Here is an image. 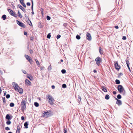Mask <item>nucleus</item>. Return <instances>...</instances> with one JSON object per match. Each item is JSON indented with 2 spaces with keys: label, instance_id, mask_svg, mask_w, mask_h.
<instances>
[{
  "label": "nucleus",
  "instance_id": "nucleus-1",
  "mask_svg": "<svg viewBox=\"0 0 133 133\" xmlns=\"http://www.w3.org/2000/svg\"><path fill=\"white\" fill-rule=\"evenodd\" d=\"M27 99L26 98H23L21 102V109L22 111H24L26 108V105L27 103Z\"/></svg>",
  "mask_w": 133,
  "mask_h": 133
},
{
  "label": "nucleus",
  "instance_id": "nucleus-2",
  "mask_svg": "<svg viewBox=\"0 0 133 133\" xmlns=\"http://www.w3.org/2000/svg\"><path fill=\"white\" fill-rule=\"evenodd\" d=\"M46 98L50 104L52 105H54L55 104L54 102L55 100L51 95H46Z\"/></svg>",
  "mask_w": 133,
  "mask_h": 133
},
{
  "label": "nucleus",
  "instance_id": "nucleus-3",
  "mask_svg": "<svg viewBox=\"0 0 133 133\" xmlns=\"http://www.w3.org/2000/svg\"><path fill=\"white\" fill-rule=\"evenodd\" d=\"M117 89L120 93L121 94L122 93H123L124 95L126 93L122 85H118Z\"/></svg>",
  "mask_w": 133,
  "mask_h": 133
},
{
  "label": "nucleus",
  "instance_id": "nucleus-4",
  "mask_svg": "<svg viewBox=\"0 0 133 133\" xmlns=\"http://www.w3.org/2000/svg\"><path fill=\"white\" fill-rule=\"evenodd\" d=\"M96 63L97 65L99 66L100 64V63L102 62V59L100 57L98 56L95 59Z\"/></svg>",
  "mask_w": 133,
  "mask_h": 133
},
{
  "label": "nucleus",
  "instance_id": "nucleus-5",
  "mask_svg": "<svg viewBox=\"0 0 133 133\" xmlns=\"http://www.w3.org/2000/svg\"><path fill=\"white\" fill-rule=\"evenodd\" d=\"M12 85L15 90L16 91L18 90V88L19 87L18 85L15 82H13Z\"/></svg>",
  "mask_w": 133,
  "mask_h": 133
},
{
  "label": "nucleus",
  "instance_id": "nucleus-6",
  "mask_svg": "<svg viewBox=\"0 0 133 133\" xmlns=\"http://www.w3.org/2000/svg\"><path fill=\"white\" fill-rule=\"evenodd\" d=\"M8 11L9 12V13L11 15L15 17H16L17 16L15 12H14L12 10L8 9Z\"/></svg>",
  "mask_w": 133,
  "mask_h": 133
},
{
  "label": "nucleus",
  "instance_id": "nucleus-7",
  "mask_svg": "<svg viewBox=\"0 0 133 133\" xmlns=\"http://www.w3.org/2000/svg\"><path fill=\"white\" fill-rule=\"evenodd\" d=\"M114 63V65L115 69L118 70L121 68L120 66L118 65L117 62H115Z\"/></svg>",
  "mask_w": 133,
  "mask_h": 133
},
{
  "label": "nucleus",
  "instance_id": "nucleus-8",
  "mask_svg": "<svg viewBox=\"0 0 133 133\" xmlns=\"http://www.w3.org/2000/svg\"><path fill=\"white\" fill-rule=\"evenodd\" d=\"M16 22L20 26L24 28H25V25L23 23L18 20H17Z\"/></svg>",
  "mask_w": 133,
  "mask_h": 133
},
{
  "label": "nucleus",
  "instance_id": "nucleus-9",
  "mask_svg": "<svg viewBox=\"0 0 133 133\" xmlns=\"http://www.w3.org/2000/svg\"><path fill=\"white\" fill-rule=\"evenodd\" d=\"M50 113L49 112L47 111V112H44L43 113L42 115V116L43 117H47L49 116V115Z\"/></svg>",
  "mask_w": 133,
  "mask_h": 133
},
{
  "label": "nucleus",
  "instance_id": "nucleus-10",
  "mask_svg": "<svg viewBox=\"0 0 133 133\" xmlns=\"http://www.w3.org/2000/svg\"><path fill=\"white\" fill-rule=\"evenodd\" d=\"M87 39L89 41H90L91 39V37L90 34L88 32L87 33L86 36Z\"/></svg>",
  "mask_w": 133,
  "mask_h": 133
},
{
  "label": "nucleus",
  "instance_id": "nucleus-11",
  "mask_svg": "<svg viewBox=\"0 0 133 133\" xmlns=\"http://www.w3.org/2000/svg\"><path fill=\"white\" fill-rule=\"evenodd\" d=\"M12 116H10L9 114H7L5 117V118L8 120H9L12 119Z\"/></svg>",
  "mask_w": 133,
  "mask_h": 133
},
{
  "label": "nucleus",
  "instance_id": "nucleus-12",
  "mask_svg": "<svg viewBox=\"0 0 133 133\" xmlns=\"http://www.w3.org/2000/svg\"><path fill=\"white\" fill-rule=\"evenodd\" d=\"M126 64L127 65V66L128 68V69L130 72H131V70L130 68L129 67L130 63H129V61L127 59L126 61Z\"/></svg>",
  "mask_w": 133,
  "mask_h": 133
},
{
  "label": "nucleus",
  "instance_id": "nucleus-13",
  "mask_svg": "<svg viewBox=\"0 0 133 133\" xmlns=\"http://www.w3.org/2000/svg\"><path fill=\"white\" fill-rule=\"evenodd\" d=\"M18 7L20 9L22 10L23 11L24 13H25L26 12L25 9L23 7L20 5L19 4L18 5Z\"/></svg>",
  "mask_w": 133,
  "mask_h": 133
},
{
  "label": "nucleus",
  "instance_id": "nucleus-14",
  "mask_svg": "<svg viewBox=\"0 0 133 133\" xmlns=\"http://www.w3.org/2000/svg\"><path fill=\"white\" fill-rule=\"evenodd\" d=\"M25 84L27 85H31V83L30 82L28 79H26L25 80Z\"/></svg>",
  "mask_w": 133,
  "mask_h": 133
},
{
  "label": "nucleus",
  "instance_id": "nucleus-15",
  "mask_svg": "<svg viewBox=\"0 0 133 133\" xmlns=\"http://www.w3.org/2000/svg\"><path fill=\"white\" fill-rule=\"evenodd\" d=\"M101 89L102 91L105 92H107V90L106 88L104 86H102L101 87Z\"/></svg>",
  "mask_w": 133,
  "mask_h": 133
},
{
  "label": "nucleus",
  "instance_id": "nucleus-16",
  "mask_svg": "<svg viewBox=\"0 0 133 133\" xmlns=\"http://www.w3.org/2000/svg\"><path fill=\"white\" fill-rule=\"evenodd\" d=\"M116 103L118 105H120L122 104V101L120 100H118L117 101Z\"/></svg>",
  "mask_w": 133,
  "mask_h": 133
},
{
  "label": "nucleus",
  "instance_id": "nucleus-17",
  "mask_svg": "<svg viewBox=\"0 0 133 133\" xmlns=\"http://www.w3.org/2000/svg\"><path fill=\"white\" fill-rule=\"evenodd\" d=\"M27 59L28 61L31 64H32L33 61H32L31 58L30 57Z\"/></svg>",
  "mask_w": 133,
  "mask_h": 133
},
{
  "label": "nucleus",
  "instance_id": "nucleus-18",
  "mask_svg": "<svg viewBox=\"0 0 133 133\" xmlns=\"http://www.w3.org/2000/svg\"><path fill=\"white\" fill-rule=\"evenodd\" d=\"M20 130V127L18 125L17 127V129L16 131V133H19Z\"/></svg>",
  "mask_w": 133,
  "mask_h": 133
},
{
  "label": "nucleus",
  "instance_id": "nucleus-19",
  "mask_svg": "<svg viewBox=\"0 0 133 133\" xmlns=\"http://www.w3.org/2000/svg\"><path fill=\"white\" fill-rule=\"evenodd\" d=\"M18 90L19 92L21 94H22L23 93V89L20 88H19Z\"/></svg>",
  "mask_w": 133,
  "mask_h": 133
},
{
  "label": "nucleus",
  "instance_id": "nucleus-20",
  "mask_svg": "<svg viewBox=\"0 0 133 133\" xmlns=\"http://www.w3.org/2000/svg\"><path fill=\"white\" fill-rule=\"evenodd\" d=\"M28 123L27 122H25L24 124V126L26 128H28Z\"/></svg>",
  "mask_w": 133,
  "mask_h": 133
},
{
  "label": "nucleus",
  "instance_id": "nucleus-21",
  "mask_svg": "<svg viewBox=\"0 0 133 133\" xmlns=\"http://www.w3.org/2000/svg\"><path fill=\"white\" fill-rule=\"evenodd\" d=\"M17 15L18 16L20 17L21 18L22 17V16L20 12L19 11H18Z\"/></svg>",
  "mask_w": 133,
  "mask_h": 133
},
{
  "label": "nucleus",
  "instance_id": "nucleus-22",
  "mask_svg": "<svg viewBox=\"0 0 133 133\" xmlns=\"http://www.w3.org/2000/svg\"><path fill=\"white\" fill-rule=\"evenodd\" d=\"M110 98V96L109 95H106L105 96V98L106 100H108Z\"/></svg>",
  "mask_w": 133,
  "mask_h": 133
},
{
  "label": "nucleus",
  "instance_id": "nucleus-23",
  "mask_svg": "<svg viewBox=\"0 0 133 133\" xmlns=\"http://www.w3.org/2000/svg\"><path fill=\"white\" fill-rule=\"evenodd\" d=\"M25 17L27 21H29V22H30V23L31 25H32V24L31 23V22L30 21V20H29L28 17L27 16H25Z\"/></svg>",
  "mask_w": 133,
  "mask_h": 133
},
{
  "label": "nucleus",
  "instance_id": "nucleus-24",
  "mask_svg": "<svg viewBox=\"0 0 133 133\" xmlns=\"http://www.w3.org/2000/svg\"><path fill=\"white\" fill-rule=\"evenodd\" d=\"M78 102H79L81 101V96L79 95L78 96Z\"/></svg>",
  "mask_w": 133,
  "mask_h": 133
},
{
  "label": "nucleus",
  "instance_id": "nucleus-25",
  "mask_svg": "<svg viewBox=\"0 0 133 133\" xmlns=\"http://www.w3.org/2000/svg\"><path fill=\"white\" fill-rule=\"evenodd\" d=\"M115 82H116V84H119L120 83V81L118 79H116L115 80Z\"/></svg>",
  "mask_w": 133,
  "mask_h": 133
},
{
  "label": "nucleus",
  "instance_id": "nucleus-26",
  "mask_svg": "<svg viewBox=\"0 0 133 133\" xmlns=\"http://www.w3.org/2000/svg\"><path fill=\"white\" fill-rule=\"evenodd\" d=\"M34 105L36 107H38L39 105L38 103L36 102H34Z\"/></svg>",
  "mask_w": 133,
  "mask_h": 133
},
{
  "label": "nucleus",
  "instance_id": "nucleus-27",
  "mask_svg": "<svg viewBox=\"0 0 133 133\" xmlns=\"http://www.w3.org/2000/svg\"><path fill=\"white\" fill-rule=\"evenodd\" d=\"M6 16L5 15H3L2 16V18H3V20H4L5 19H6Z\"/></svg>",
  "mask_w": 133,
  "mask_h": 133
},
{
  "label": "nucleus",
  "instance_id": "nucleus-28",
  "mask_svg": "<svg viewBox=\"0 0 133 133\" xmlns=\"http://www.w3.org/2000/svg\"><path fill=\"white\" fill-rule=\"evenodd\" d=\"M35 60V61L36 62V64H37V65H38V66L39 65L40 63H39V62L38 60H37V59H36Z\"/></svg>",
  "mask_w": 133,
  "mask_h": 133
},
{
  "label": "nucleus",
  "instance_id": "nucleus-29",
  "mask_svg": "<svg viewBox=\"0 0 133 133\" xmlns=\"http://www.w3.org/2000/svg\"><path fill=\"white\" fill-rule=\"evenodd\" d=\"M10 106L11 107H14V104L13 103H11L10 104Z\"/></svg>",
  "mask_w": 133,
  "mask_h": 133
},
{
  "label": "nucleus",
  "instance_id": "nucleus-30",
  "mask_svg": "<svg viewBox=\"0 0 133 133\" xmlns=\"http://www.w3.org/2000/svg\"><path fill=\"white\" fill-rule=\"evenodd\" d=\"M117 97L118 99H121V96L120 94H118L117 96Z\"/></svg>",
  "mask_w": 133,
  "mask_h": 133
},
{
  "label": "nucleus",
  "instance_id": "nucleus-31",
  "mask_svg": "<svg viewBox=\"0 0 133 133\" xmlns=\"http://www.w3.org/2000/svg\"><path fill=\"white\" fill-rule=\"evenodd\" d=\"M76 38L77 39L79 40V39H80L81 37H80V36H79V35H77L76 36Z\"/></svg>",
  "mask_w": 133,
  "mask_h": 133
},
{
  "label": "nucleus",
  "instance_id": "nucleus-32",
  "mask_svg": "<svg viewBox=\"0 0 133 133\" xmlns=\"http://www.w3.org/2000/svg\"><path fill=\"white\" fill-rule=\"evenodd\" d=\"M3 101V103L5 104L6 103L5 99V97H2Z\"/></svg>",
  "mask_w": 133,
  "mask_h": 133
},
{
  "label": "nucleus",
  "instance_id": "nucleus-33",
  "mask_svg": "<svg viewBox=\"0 0 133 133\" xmlns=\"http://www.w3.org/2000/svg\"><path fill=\"white\" fill-rule=\"evenodd\" d=\"M6 123L7 125H9L10 124H11V122L10 121H7L6 122Z\"/></svg>",
  "mask_w": 133,
  "mask_h": 133
},
{
  "label": "nucleus",
  "instance_id": "nucleus-34",
  "mask_svg": "<svg viewBox=\"0 0 133 133\" xmlns=\"http://www.w3.org/2000/svg\"><path fill=\"white\" fill-rule=\"evenodd\" d=\"M47 37L48 38H50L51 37V34L50 33L48 34L47 36Z\"/></svg>",
  "mask_w": 133,
  "mask_h": 133
},
{
  "label": "nucleus",
  "instance_id": "nucleus-35",
  "mask_svg": "<svg viewBox=\"0 0 133 133\" xmlns=\"http://www.w3.org/2000/svg\"><path fill=\"white\" fill-rule=\"evenodd\" d=\"M62 73L63 74H64L66 73V70L65 69H62L61 70Z\"/></svg>",
  "mask_w": 133,
  "mask_h": 133
},
{
  "label": "nucleus",
  "instance_id": "nucleus-36",
  "mask_svg": "<svg viewBox=\"0 0 133 133\" xmlns=\"http://www.w3.org/2000/svg\"><path fill=\"white\" fill-rule=\"evenodd\" d=\"M66 87V85L65 84H63L62 85V87L63 88H65Z\"/></svg>",
  "mask_w": 133,
  "mask_h": 133
},
{
  "label": "nucleus",
  "instance_id": "nucleus-37",
  "mask_svg": "<svg viewBox=\"0 0 133 133\" xmlns=\"http://www.w3.org/2000/svg\"><path fill=\"white\" fill-rule=\"evenodd\" d=\"M67 132V131L66 128H65V127L64 128V133H66Z\"/></svg>",
  "mask_w": 133,
  "mask_h": 133
},
{
  "label": "nucleus",
  "instance_id": "nucleus-38",
  "mask_svg": "<svg viewBox=\"0 0 133 133\" xmlns=\"http://www.w3.org/2000/svg\"><path fill=\"white\" fill-rule=\"evenodd\" d=\"M10 97V95L9 94H8L6 95V97L7 98H9Z\"/></svg>",
  "mask_w": 133,
  "mask_h": 133
},
{
  "label": "nucleus",
  "instance_id": "nucleus-39",
  "mask_svg": "<svg viewBox=\"0 0 133 133\" xmlns=\"http://www.w3.org/2000/svg\"><path fill=\"white\" fill-rule=\"evenodd\" d=\"M46 19L48 20H50L51 19L50 17L49 16H46Z\"/></svg>",
  "mask_w": 133,
  "mask_h": 133
},
{
  "label": "nucleus",
  "instance_id": "nucleus-40",
  "mask_svg": "<svg viewBox=\"0 0 133 133\" xmlns=\"http://www.w3.org/2000/svg\"><path fill=\"white\" fill-rule=\"evenodd\" d=\"M99 52L100 54H103V53H102V50L100 48H99Z\"/></svg>",
  "mask_w": 133,
  "mask_h": 133
},
{
  "label": "nucleus",
  "instance_id": "nucleus-41",
  "mask_svg": "<svg viewBox=\"0 0 133 133\" xmlns=\"http://www.w3.org/2000/svg\"><path fill=\"white\" fill-rule=\"evenodd\" d=\"M21 4L25 8H26V5L24 3V2H22V3H21Z\"/></svg>",
  "mask_w": 133,
  "mask_h": 133
},
{
  "label": "nucleus",
  "instance_id": "nucleus-42",
  "mask_svg": "<svg viewBox=\"0 0 133 133\" xmlns=\"http://www.w3.org/2000/svg\"><path fill=\"white\" fill-rule=\"evenodd\" d=\"M40 11L41 12V14H42V15H43V12L44 9H42V8H41L40 9Z\"/></svg>",
  "mask_w": 133,
  "mask_h": 133
},
{
  "label": "nucleus",
  "instance_id": "nucleus-43",
  "mask_svg": "<svg viewBox=\"0 0 133 133\" xmlns=\"http://www.w3.org/2000/svg\"><path fill=\"white\" fill-rule=\"evenodd\" d=\"M61 37V36L60 35H58L57 36V39H58Z\"/></svg>",
  "mask_w": 133,
  "mask_h": 133
},
{
  "label": "nucleus",
  "instance_id": "nucleus-44",
  "mask_svg": "<svg viewBox=\"0 0 133 133\" xmlns=\"http://www.w3.org/2000/svg\"><path fill=\"white\" fill-rule=\"evenodd\" d=\"M25 57L26 58V59H27L29 57H29L28 55H25Z\"/></svg>",
  "mask_w": 133,
  "mask_h": 133
},
{
  "label": "nucleus",
  "instance_id": "nucleus-45",
  "mask_svg": "<svg viewBox=\"0 0 133 133\" xmlns=\"http://www.w3.org/2000/svg\"><path fill=\"white\" fill-rule=\"evenodd\" d=\"M22 71L24 74H26V71L24 70H22Z\"/></svg>",
  "mask_w": 133,
  "mask_h": 133
},
{
  "label": "nucleus",
  "instance_id": "nucleus-46",
  "mask_svg": "<svg viewBox=\"0 0 133 133\" xmlns=\"http://www.w3.org/2000/svg\"><path fill=\"white\" fill-rule=\"evenodd\" d=\"M5 129L6 130H10V128L8 127H7L5 128Z\"/></svg>",
  "mask_w": 133,
  "mask_h": 133
},
{
  "label": "nucleus",
  "instance_id": "nucleus-47",
  "mask_svg": "<svg viewBox=\"0 0 133 133\" xmlns=\"http://www.w3.org/2000/svg\"><path fill=\"white\" fill-rule=\"evenodd\" d=\"M48 69L49 70H50L51 69V65L48 67Z\"/></svg>",
  "mask_w": 133,
  "mask_h": 133
},
{
  "label": "nucleus",
  "instance_id": "nucleus-48",
  "mask_svg": "<svg viewBox=\"0 0 133 133\" xmlns=\"http://www.w3.org/2000/svg\"><path fill=\"white\" fill-rule=\"evenodd\" d=\"M122 39L123 40H125L127 38L126 36H123V38H122Z\"/></svg>",
  "mask_w": 133,
  "mask_h": 133
},
{
  "label": "nucleus",
  "instance_id": "nucleus-49",
  "mask_svg": "<svg viewBox=\"0 0 133 133\" xmlns=\"http://www.w3.org/2000/svg\"><path fill=\"white\" fill-rule=\"evenodd\" d=\"M30 75H28V74H27V77L28 78H29L30 80H31V79H30Z\"/></svg>",
  "mask_w": 133,
  "mask_h": 133
},
{
  "label": "nucleus",
  "instance_id": "nucleus-50",
  "mask_svg": "<svg viewBox=\"0 0 133 133\" xmlns=\"http://www.w3.org/2000/svg\"><path fill=\"white\" fill-rule=\"evenodd\" d=\"M33 4H32V5L31 7V9L33 11Z\"/></svg>",
  "mask_w": 133,
  "mask_h": 133
},
{
  "label": "nucleus",
  "instance_id": "nucleus-51",
  "mask_svg": "<svg viewBox=\"0 0 133 133\" xmlns=\"http://www.w3.org/2000/svg\"><path fill=\"white\" fill-rule=\"evenodd\" d=\"M26 5L28 6H30V3L29 2H28L26 3Z\"/></svg>",
  "mask_w": 133,
  "mask_h": 133
},
{
  "label": "nucleus",
  "instance_id": "nucleus-52",
  "mask_svg": "<svg viewBox=\"0 0 133 133\" xmlns=\"http://www.w3.org/2000/svg\"><path fill=\"white\" fill-rule=\"evenodd\" d=\"M21 119L22 120H24V116H22L21 117Z\"/></svg>",
  "mask_w": 133,
  "mask_h": 133
},
{
  "label": "nucleus",
  "instance_id": "nucleus-53",
  "mask_svg": "<svg viewBox=\"0 0 133 133\" xmlns=\"http://www.w3.org/2000/svg\"><path fill=\"white\" fill-rule=\"evenodd\" d=\"M30 52L31 54H32L33 53V51L31 49L30 50Z\"/></svg>",
  "mask_w": 133,
  "mask_h": 133
},
{
  "label": "nucleus",
  "instance_id": "nucleus-54",
  "mask_svg": "<svg viewBox=\"0 0 133 133\" xmlns=\"http://www.w3.org/2000/svg\"><path fill=\"white\" fill-rule=\"evenodd\" d=\"M113 94L114 95H115L116 94V92L115 91H114L113 92Z\"/></svg>",
  "mask_w": 133,
  "mask_h": 133
},
{
  "label": "nucleus",
  "instance_id": "nucleus-55",
  "mask_svg": "<svg viewBox=\"0 0 133 133\" xmlns=\"http://www.w3.org/2000/svg\"><path fill=\"white\" fill-rule=\"evenodd\" d=\"M24 34L25 35H27V33L25 31H24Z\"/></svg>",
  "mask_w": 133,
  "mask_h": 133
},
{
  "label": "nucleus",
  "instance_id": "nucleus-56",
  "mask_svg": "<svg viewBox=\"0 0 133 133\" xmlns=\"http://www.w3.org/2000/svg\"><path fill=\"white\" fill-rule=\"evenodd\" d=\"M115 28L116 29H118L119 28L118 26H115Z\"/></svg>",
  "mask_w": 133,
  "mask_h": 133
},
{
  "label": "nucleus",
  "instance_id": "nucleus-57",
  "mask_svg": "<svg viewBox=\"0 0 133 133\" xmlns=\"http://www.w3.org/2000/svg\"><path fill=\"white\" fill-rule=\"evenodd\" d=\"M51 87L52 88V89H54L55 88V86H54V85H52V86Z\"/></svg>",
  "mask_w": 133,
  "mask_h": 133
},
{
  "label": "nucleus",
  "instance_id": "nucleus-58",
  "mask_svg": "<svg viewBox=\"0 0 133 133\" xmlns=\"http://www.w3.org/2000/svg\"><path fill=\"white\" fill-rule=\"evenodd\" d=\"M28 21V23L29 24V25L30 26H32V25H31V24L30 23V24L29 22H29V21Z\"/></svg>",
  "mask_w": 133,
  "mask_h": 133
},
{
  "label": "nucleus",
  "instance_id": "nucleus-59",
  "mask_svg": "<svg viewBox=\"0 0 133 133\" xmlns=\"http://www.w3.org/2000/svg\"><path fill=\"white\" fill-rule=\"evenodd\" d=\"M34 39V38L33 37H31L30 38V39L32 41Z\"/></svg>",
  "mask_w": 133,
  "mask_h": 133
},
{
  "label": "nucleus",
  "instance_id": "nucleus-60",
  "mask_svg": "<svg viewBox=\"0 0 133 133\" xmlns=\"http://www.w3.org/2000/svg\"><path fill=\"white\" fill-rule=\"evenodd\" d=\"M23 0H20L19 1L20 3H21L23 2Z\"/></svg>",
  "mask_w": 133,
  "mask_h": 133
},
{
  "label": "nucleus",
  "instance_id": "nucleus-61",
  "mask_svg": "<svg viewBox=\"0 0 133 133\" xmlns=\"http://www.w3.org/2000/svg\"><path fill=\"white\" fill-rule=\"evenodd\" d=\"M93 72L94 73H96L97 72V71L96 70H94L93 71Z\"/></svg>",
  "mask_w": 133,
  "mask_h": 133
},
{
  "label": "nucleus",
  "instance_id": "nucleus-62",
  "mask_svg": "<svg viewBox=\"0 0 133 133\" xmlns=\"http://www.w3.org/2000/svg\"><path fill=\"white\" fill-rule=\"evenodd\" d=\"M115 99L117 100H117H119V99H118L116 97H114Z\"/></svg>",
  "mask_w": 133,
  "mask_h": 133
},
{
  "label": "nucleus",
  "instance_id": "nucleus-63",
  "mask_svg": "<svg viewBox=\"0 0 133 133\" xmlns=\"http://www.w3.org/2000/svg\"><path fill=\"white\" fill-rule=\"evenodd\" d=\"M2 90L1 89V87L0 88V94H1V92Z\"/></svg>",
  "mask_w": 133,
  "mask_h": 133
},
{
  "label": "nucleus",
  "instance_id": "nucleus-64",
  "mask_svg": "<svg viewBox=\"0 0 133 133\" xmlns=\"http://www.w3.org/2000/svg\"><path fill=\"white\" fill-rule=\"evenodd\" d=\"M6 92H5L4 93V95L5 96L6 95Z\"/></svg>",
  "mask_w": 133,
  "mask_h": 133
}]
</instances>
